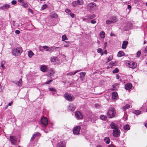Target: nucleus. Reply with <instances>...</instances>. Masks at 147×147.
Wrapping results in <instances>:
<instances>
[{"mask_svg":"<svg viewBox=\"0 0 147 147\" xmlns=\"http://www.w3.org/2000/svg\"><path fill=\"white\" fill-rule=\"evenodd\" d=\"M78 5L77 2L76 1H74L72 3V5L74 7H76Z\"/></svg>","mask_w":147,"mask_h":147,"instance_id":"obj_33","label":"nucleus"},{"mask_svg":"<svg viewBox=\"0 0 147 147\" xmlns=\"http://www.w3.org/2000/svg\"><path fill=\"white\" fill-rule=\"evenodd\" d=\"M120 131L118 129L113 130V135L115 137H118L120 136Z\"/></svg>","mask_w":147,"mask_h":147,"instance_id":"obj_5","label":"nucleus"},{"mask_svg":"<svg viewBox=\"0 0 147 147\" xmlns=\"http://www.w3.org/2000/svg\"><path fill=\"white\" fill-rule=\"evenodd\" d=\"M49 90L52 92H56L57 91V90L54 88H49Z\"/></svg>","mask_w":147,"mask_h":147,"instance_id":"obj_39","label":"nucleus"},{"mask_svg":"<svg viewBox=\"0 0 147 147\" xmlns=\"http://www.w3.org/2000/svg\"><path fill=\"white\" fill-rule=\"evenodd\" d=\"M141 112L140 111L138 110H135L133 112V113L136 114L137 115H139L141 113Z\"/></svg>","mask_w":147,"mask_h":147,"instance_id":"obj_28","label":"nucleus"},{"mask_svg":"<svg viewBox=\"0 0 147 147\" xmlns=\"http://www.w3.org/2000/svg\"><path fill=\"white\" fill-rule=\"evenodd\" d=\"M75 106L72 104H71L67 107V109L69 111H73L75 110Z\"/></svg>","mask_w":147,"mask_h":147,"instance_id":"obj_11","label":"nucleus"},{"mask_svg":"<svg viewBox=\"0 0 147 147\" xmlns=\"http://www.w3.org/2000/svg\"><path fill=\"white\" fill-rule=\"evenodd\" d=\"M23 52L22 48L21 47H17L15 49H12V54L15 56L20 55Z\"/></svg>","mask_w":147,"mask_h":147,"instance_id":"obj_2","label":"nucleus"},{"mask_svg":"<svg viewBox=\"0 0 147 147\" xmlns=\"http://www.w3.org/2000/svg\"><path fill=\"white\" fill-rule=\"evenodd\" d=\"M132 87V84L131 83H128L125 85V88L127 90H129L131 89Z\"/></svg>","mask_w":147,"mask_h":147,"instance_id":"obj_13","label":"nucleus"},{"mask_svg":"<svg viewBox=\"0 0 147 147\" xmlns=\"http://www.w3.org/2000/svg\"><path fill=\"white\" fill-rule=\"evenodd\" d=\"M104 141L107 144H109L110 142V140L108 137H105L104 139Z\"/></svg>","mask_w":147,"mask_h":147,"instance_id":"obj_20","label":"nucleus"},{"mask_svg":"<svg viewBox=\"0 0 147 147\" xmlns=\"http://www.w3.org/2000/svg\"><path fill=\"white\" fill-rule=\"evenodd\" d=\"M47 67L46 65H44L40 67V69L43 72H45L47 70Z\"/></svg>","mask_w":147,"mask_h":147,"instance_id":"obj_19","label":"nucleus"},{"mask_svg":"<svg viewBox=\"0 0 147 147\" xmlns=\"http://www.w3.org/2000/svg\"><path fill=\"white\" fill-rule=\"evenodd\" d=\"M104 53L105 54L107 55V51L106 50H105L104 52Z\"/></svg>","mask_w":147,"mask_h":147,"instance_id":"obj_62","label":"nucleus"},{"mask_svg":"<svg viewBox=\"0 0 147 147\" xmlns=\"http://www.w3.org/2000/svg\"><path fill=\"white\" fill-rule=\"evenodd\" d=\"M130 107V105L129 104H127L123 107V109L126 110Z\"/></svg>","mask_w":147,"mask_h":147,"instance_id":"obj_34","label":"nucleus"},{"mask_svg":"<svg viewBox=\"0 0 147 147\" xmlns=\"http://www.w3.org/2000/svg\"><path fill=\"white\" fill-rule=\"evenodd\" d=\"M77 1L78 5H82L84 3L83 0H77Z\"/></svg>","mask_w":147,"mask_h":147,"instance_id":"obj_30","label":"nucleus"},{"mask_svg":"<svg viewBox=\"0 0 147 147\" xmlns=\"http://www.w3.org/2000/svg\"><path fill=\"white\" fill-rule=\"evenodd\" d=\"M81 129L80 126H78L75 127L73 129V133L74 134L78 135L80 133Z\"/></svg>","mask_w":147,"mask_h":147,"instance_id":"obj_7","label":"nucleus"},{"mask_svg":"<svg viewBox=\"0 0 147 147\" xmlns=\"http://www.w3.org/2000/svg\"><path fill=\"white\" fill-rule=\"evenodd\" d=\"M10 7V5L8 4H5L1 6L0 9L3 10H6Z\"/></svg>","mask_w":147,"mask_h":147,"instance_id":"obj_18","label":"nucleus"},{"mask_svg":"<svg viewBox=\"0 0 147 147\" xmlns=\"http://www.w3.org/2000/svg\"><path fill=\"white\" fill-rule=\"evenodd\" d=\"M113 23H115L117 22V18L115 16H113L112 17L111 20Z\"/></svg>","mask_w":147,"mask_h":147,"instance_id":"obj_25","label":"nucleus"},{"mask_svg":"<svg viewBox=\"0 0 147 147\" xmlns=\"http://www.w3.org/2000/svg\"><path fill=\"white\" fill-rule=\"evenodd\" d=\"M65 11L67 13H71V11L70 9H66L65 10Z\"/></svg>","mask_w":147,"mask_h":147,"instance_id":"obj_44","label":"nucleus"},{"mask_svg":"<svg viewBox=\"0 0 147 147\" xmlns=\"http://www.w3.org/2000/svg\"><path fill=\"white\" fill-rule=\"evenodd\" d=\"M113 59V56L112 55H110L108 59V60L109 61H111Z\"/></svg>","mask_w":147,"mask_h":147,"instance_id":"obj_47","label":"nucleus"},{"mask_svg":"<svg viewBox=\"0 0 147 147\" xmlns=\"http://www.w3.org/2000/svg\"><path fill=\"white\" fill-rule=\"evenodd\" d=\"M8 107V105H6L5 107V109H7V108Z\"/></svg>","mask_w":147,"mask_h":147,"instance_id":"obj_63","label":"nucleus"},{"mask_svg":"<svg viewBox=\"0 0 147 147\" xmlns=\"http://www.w3.org/2000/svg\"><path fill=\"white\" fill-rule=\"evenodd\" d=\"M70 13H71L70 14V15L71 16L72 18H74L75 16V15L74 13H71V12Z\"/></svg>","mask_w":147,"mask_h":147,"instance_id":"obj_56","label":"nucleus"},{"mask_svg":"<svg viewBox=\"0 0 147 147\" xmlns=\"http://www.w3.org/2000/svg\"><path fill=\"white\" fill-rule=\"evenodd\" d=\"M81 71V70H78L76 71L74 73H73V75L76 74L77 73Z\"/></svg>","mask_w":147,"mask_h":147,"instance_id":"obj_55","label":"nucleus"},{"mask_svg":"<svg viewBox=\"0 0 147 147\" xmlns=\"http://www.w3.org/2000/svg\"><path fill=\"white\" fill-rule=\"evenodd\" d=\"M56 57H52L51 58V60L52 62H54L56 61Z\"/></svg>","mask_w":147,"mask_h":147,"instance_id":"obj_38","label":"nucleus"},{"mask_svg":"<svg viewBox=\"0 0 147 147\" xmlns=\"http://www.w3.org/2000/svg\"><path fill=\"white\" fill-rule=\"evenodd\" d=\"M112 98L113 99H117L118 98L117 93L116 92H113L112 93Z\"/></svg>","mask_w":147,"mask_h":147,"instance_id":"obj_15","label":"nucleus"},{"mask_svg":"<svg viewBox=\"0 0 147 147\" xmlns=\"http://www.w3.org/2000/svg\"><path fill=\"white\" fill-rule=\"evenodd\" d=\"M64 97L67 100L69 101L73 100L74 99V97L73 96H71L67 92H66L65 94Z\"/></svg>","mask_w":147,"mask_h":147,"instance_id":"obj_3","label":"nucleus"},{"mask_svg":"<svg viewBox=\"0 0 147 147\" xmlns=\"http://www.w3.org/2000/svg\"><path fill=\"white\" fill-rule=\"evenodd\" d=\"M100 118L102 120L105 121L107 119V117L105 115H101L100 116Z\"/></svg>","mask_w":147,"mask_h":147,"instance_id":"obj_26","label":"nucleus"},{"mask_svg":"<svg viewBox=\"0 0 147 147\" xmlns=\"http://www.w3.org/2000/svg\"><path fill=\"white\" fill-rule=\"evenodd\" d=\"M96 17V16L95 14H93L91 16H87L86 17H87L89 19H92Z\"/></svg>","mask_w":147,"mask_h":147,"instance_id":"obj_29","label":"nucleus"},{"mask_svg":"<svg viewBox=\"0 0 147 147\" xmlns=\"http://www.w3.org/2000/svg\"><path fill=\"white\" fill-rule=\"evenodd\" d=\"M42 47L44 49H45L46 51H48V49H49V47L46 46H44Z\"/></svg>","mask_w":147,"mask_h":147,"instance_id":"obj_41","label":"nucleus"},{"mask_svg":"<svg viewBox=\"0 0 147 147\" xmlns=\"http://www.w3.org/2000/svg\"><path fill=\"white\" fill-rule=\"evenodd\" d=\"M48 51H50L51 52L52 51V48L51 47H49V49H48Z\"/></svg>","mask_w":147,"mask_h":147,"instance_id":"obj_58","label":"nucleus"},{"mask_svg":"<svg viewBox=\"0 0 147 147\" xmlns=\"http://www.w3.org/2000/svg\"><path fill=\"white\" fill-rule=\"evenodd\" d=\"M18 1L20 3H24V0H18Z\"/></svg>","mask_w":147,"mask_h":147,"instance_id":"obj_57","label":"nucleus"},{"mask_svg":"<svg viewBox=\"0 0 147 147\" xmlns=\"http://www.w3.org/2000/svg\"><path fill=\"white\" fill-rule=\"evenodd\" d=\"M20 31L19 30H16L15 31V33L16 34H20Z\"/></svg>","mask_w":147,"mask_h":147,"instance_id":"obj_53","label":"nucleus"},{"mask_svg":"<svg viewBox=\"0 0 147 147\" xmlns=\"http://www.w3.org/2000/svg\"><path fill=\"white\" fill-rule=\"evenodd\" d=\"M53 73H54L53 72V71H51V72L50 73L49 75L51 76H52Z\"/></svg>","mask_w":147,"mask_h":147,"instance_id":"obj_61","label":"nucleus"},{"mask_svg":"<svg viewBox=\"0 0 147 147\" xmlns=\"http://www.w3.org/2000/svg\"><path fill=\"white\" fill-rule=\"evenodd\" d=\"M91 22L92 24H95L96 23V21L94 20H92L91 21Z\"/></svg>","mask_w":147,"mask_h":147,"instance_id":"obj_52","label":"nucleus"},{"mask_svg":"<svg viewBox=\"0 0 147 147\" xmlns=\"http://www.w3.org/2000/svg\"><path fill=\"white\" fill-rule=\"evenodd\" d=\"M102 51V50L101 48H98L97 49V52L98 53H100Z\"/></svg>","mask_w":147,"mask_h":147,"instance_id":"obj_46","label":"nucleus"},{"mask_svg":"<svg viewBox=\"0 0 147 147\" xmlns=\"http://www.w3.org/2000/svg\"><path fill=\"white\" fill-rule=\"evenodd\" d=\"M141 54V51H138L137 53V57H138Z\"/></svg>","mask_w":147,"mask_h":147,"instance_id":"obj_45","label":"nucleus"},{"mask_svg":"<svg viewBox=\"0 0 147 147\" xmlns=\"http://www.w3.org/2000/svg\"><path fill=\"white\" fill-rule=\"evenodd\" d=\"M9 140L11 142V144L14 145L16 143V140L15 137L11 136L9 137Z\"/></svg>","mask_w":147,"mask_h":147,"instance_id":"obj_10","label":"nucleus"},{"mask_svg":"<svg viewBox=\"0 0 147 147\" xmlns=\"http://www.w3.org/2000/svg\"><path fill=\"white\" fill-rule=\"evenodd\" d=\"M125 55V53L122 51H119L117 54V56L118 57H120L122 56H124Z\"/></svg>","mask_w":147,"mask_h":147,"instance_id":"obj_21","label":"nucleus"},{"mask_svg":"<svg viewBox=\"0 0 147 147\" xmlns=\"http://www.w3.org/2000/svg\"><path fill=\"white\" fill-rule=\"evenodd\" d=\"M128 44V42L127 40L124 41L122 43V48L123 49H126L127 46Z\"/></svg>","mask_w":147,"mask_h":147,"instance_id":"obj_16","label":"nucleus"},{"mask_svg":"<svg viewBox=\"0 0 147 147\" xmlns=\"http://www.w3.org/2000/svg\"><path fill=\"white\" fill-rule=\"evenodd\" d=\"M116 111L114 108L110 107L108 110L107 115L109 118H112L115 117Z\"/></svg>","mask_w":147,"mask_h":147,"instance_id":"obj_1","label":"nucleus"},{"mask_svg":"<svg viewBox=\"0 0 147 147\" xmlns=\"http://www.w3.org/2000/svg\"><path fill=\"white\" fill-rule=\"evenodd\" d=\"M28 55L29 58H31L33 55H34V54L32 51H29L28 52Z\"/></svg>","mask_w":147,"mask_h":147,"instance_id":"obj_22","label":"nucleus"},{"mask_svg":"<svg viewBox=\"0 0 147 147\" xmlns=\"http://www.w3.org/2000/svg\"><path fill=\"white\" fill-rule=\"evenodd\" d=\"M118 85V84L115 83L112 85V86H113V88H115Z\"/></svg>","mask_w":147,"mask_h":147,"instance_id":"obj_49","label":"nucleus"},{"mask_svg":"<svg viewBox=\"0 0 147 147\" xmlns=\"http://www.w3.org/2000/svg\"><path fill=\"white\" fill-rule=\"evenodd\" d=\"M62 40L65 41V40H68V38L67 37V36L65 34H64L62 36Z\"/></svg>","mask_w":147,"mask_h":147,"instance_id":"obj_32","label":"nucleus"},{"mask_svg":"<svg viewBox=\"0 0 147 147\" xmlns=\"http://www.w3.org/2000/svg\"><path fill=\"white\" fill-rule=\"evenodd\" d=\"M22 6L23 7L26 8L28 6V5L27 3H24L22 5Z\"/></svg>","mask_w":147,"mask_h":147,"instance_id":"obj_42","label":"nucleus"},{"mask_svg":"<svg viewBox=\"0 0 147 147\" xmlns=\"http://www.w3.org/2000/svg\"><path fill=\"white\" fill-rule=\"evenodd\" d=\"M106 23L107 24H111L113 23L111 20H107L106 21Z\"/></svg>","mask_w":147,"mask_h":147,"instance_id":"obj_43","label":"nucleus"},{"mask_svg":"<svg viewBox=\"0 0 147 147\" xmlns=\"http://www.w3.org/2000/svg\"><path fill=\"white\" fill-rule=\"evenodd\" d=\"M127 64L129 65V67L132 69L135 68L137 66L136 63L134 61L129 62Z\"/></svg>","mask_w":147,"mask_h":147,"instance_id":"obj_8","label":"nucleus"},{"mask_svg":"<svg viewBox=\"0 0 147 147\" xmlns=\"http://www.w3.org/2000/svg\"><path fill=\"white\" fill-rule=\"evenodd\" d=\"M123 128L125 130H128L130 129V127L128 124H127L124 126Z\"/></svg>","mask_w":147,"mask_h":147,"instance_id":"obj_27","label":"nucleus"},{"mask_svg":"<svg viewBox=\"0 0 147 147\" xmlns=\"http://www.w3.org/2000/svg\"><path fill=\"white\" fill-rule=\"evenodd\" d=\"M47 7V4H45L43 5L41 7L42 10H43L45 9Z\"/></svg>","mask_w":147,"mask_h":147,"instance_id":"obj_37","label":"nucleus"},{"mask_svg":"<svg viewBox=\"0 0 147 147\" xmlns=\"http://www.w3.org/2000/svg\"><path fill=\"white\" fill-rule=\"evenodd\" d=\"M22 83V79H20L19 81L17 82V85L18 86H20Z\"/></svg>","mask_w":147,"mask_h":147,"instance_id":"obj_36","label":"nucleus"},{"mask_svg":"<svg viewBox=\"0 0 147 147\" xmlns=\"http://www.w3.org/2000/svg\"><path fill=\"white\" fill-rule=\"evenodd\" d=\"M75 116L78 119H81L83 118V115L79 111L76 112L75 114Z\"/></svg>","mask_w":147,"mask_h":147,"instance_id":"obj_9","label":"nucleus"},{"mask_svg":"<svg viewBox=\"0 0 147 147\" xmlns=\"http://www.w3.org/2000/svg\"><path fill=\"white\" fill-rule=\"evenodd\" d=\"M40 135L41 134L39 132L36 133L32 136L30 139V141L31 142L33 141L35 139L36 137L40 136Z\"/></svg>","mask_w":147,"mask_h":147,"instance_id":"obj_12","label":"nucleus"},{"mask_svg":"<svg viewBox=\"0 0 147 147\" xmlns=\"http://www.w3.org/2000/svg\"><path fill=\"white\" fill-rule=\"evenodd\" d=\"M11 3L13 5H15L16 3V1L15 0H13L11 1Z\"/></svg>","mask_w":147,"mask_h":147,"instance_id":"obj_50","label":"nucleus"},{"mask_svg":"<svg viewBox=\"0 0 147 147\" xmlns=\"http://www.w3.org/2000/svg\"><path fill=\"white\" fill-rule=\"evenodd\" d=\"M109 147H116L113 144H111L109 146Z\"/></svg>","mask_w":147,"mask_h":147,"instance_id":"obj_60","label":"nucleus"},{"mask_svg":"<svg viewBox=\"0 0 147 147\" xmlns=\"http://www.w3.org/2000/svg\"><path fill=\"white\" fill-rule=\"evenodd\" d=\"M119 71V69L118 68H116L115 69V70H114L113 71V73H118Z\"/></svg>","mask_w":147,"mask_h":147,"instance_id":"obj_40","label":"nucleus"},{"mask_svg":"<svg viewBox=\"0 0 147 147\" xmlns=\"http://www.w3.org/2000/svg\"><path fill=\"white\" fill-rule=\"evenodd\" d=\"M67 76H72L73 75V72H70L67 74Z\"/></svg>","mask_w":147,"mask_h":147,"instance_id":"obj_54","label":"nucleus"},{"mask_svg":"<svg viewBox=\"0 0 147 147\" xmlns=\"http://www.w3.org/2000/svg\"><path fill=\"white\" fill-rule=\"evenodd\" d=\"M109 65H110V67L112 68L113 65H115V62L112 61L109 63Z\"/></svg>","mask_w":147,"mask_h":147,"instance_id":"obj_35","label":"nucleus"},{"mask_svg":"<svg viewBox=\"0 0 147 147\" xmlns=\"http://www.w3.org/2000/svg\"><path fill=\"white\" fill-rule=\"evenodd\" d=\"M57 147H65L64 144L62 142H60L57 144Z\"/></svg>","mask_w":147,"mask_h":147,"instance_id":"obj_24","label":"nucleus"},{"mask_svg":"<svg viewBox=\"0 0 147 147\" xmlns=\"http://www.w3.org/2000/svg\"><path fill=\"white\" fill-rule=\"evenodd\" d=\"M12 102H9V104L7 105H8V106H11L12 104Z\"/></svg>","mask_w":147,"mask_h":147,"instance_id":"obj_64","label":"nucleus"},{"mask_svg":"<svg viewBox=\"0 0 147 147\" xmlns=\"http://www.w3.org/2000/svg\"><path fill=\"white\" fill-rule=\"evenodd\" d=\"M52 51H54V50H55L56 48H59V47H52Z\"/></svg>","mask_w":147,"mask_h":147,"instance_id":"obj_51","label":"nucleus"},{"mask_svg":"<svg viewBox=\"0 0 147 147\" xmlns=\"http://www.w3.org/2000/svg\"><path fill=\"white\" fill-rule=\"evenodd\" d=\"M111 127V129H118V126L114 122H112L110 125Z\"/></svg>","mask_w":147,"mask_h":147,"instance_id":"obj_14","label":"nucleus"},{"mask_svg":"<svg viewBox=\"0 0 147 147\" xmlns=\"http://www.w3.org/2000/svg\"><path fill=\"white\" fill-rule=\"evenodd\" d=\"M50 17L51 18H58V15L56 13H54L53 14H51Z\"/></svg>","mask_w":147,"mask_h":147,"instance_id":"obj_23","label":"nucleus"},{"mask_svg":"<svg viewBox=\"0 0 147 147\" xmlns=\"http://www.w3.org/2000/svg\"><path fill=\"white\" fill-rule=\"evenodd\" d=\"M80 79L82 81H83L86 75V73L84 72H81L80 73Z\"/></svg>","mask_w":147,"mask_h":147,"instance_id":"obj_17","label":"nucleus"},{"mask_svg":"<svg viewBox=\"0 0 147 147\" xmlns=\"http://www.w3.org/2000/svg\"><path fill=\"white\" fill-rule=\"evenodd\" d=\"M96 4L94 3H90L88 4L87 6V9L89 10L94 9L96 8Z\"/></svg>","mask_w":147,"mask_h":147,"instance_id":"obj_4","label":"nucleus"},{"mask_svg":"<svg viewBox=\"0 0 147 147\" xmlns=\"http://www.w3.org/2000/svg\"><path fill=\"white\" fill-rule=\"evenodd\" d=\"M41 123L44 126H47L48 124V121L47 118L45 117H42Z\"/></svg>","mask_w":147,"mask_h":147,"instance_id":"obj_6","label":"nucleus"},{"mask_svg":"<svg viewBox=\"0 0 147 147\" xmlns=\"http://www.w3.org/2000/svg\"><path fill=\"white\" fill-rule=\"evenodd\" d=\"M120 77L119 75L118 74H117L116 75V78L117 79H118Z\"/></svg>","mask_w":147,"mask_h":147,"instance_id":"obj_59","label":"nucleus"},{"mask_svg":"<svg viewBox=\"0 0 147 147\" xmlns=\"http://www.w3.org/2000/svg\"><path fill=\"white\" fill-rule=\"evenodd\" d=\"M53 81L52 80H49L48 81H47L46 83L45 84H49L51 82Z\"/></svg>","mask_w":147,"mask_h":147,"instance_id":"obj_48","label":"nucleus"},{"mask_svg":"<svg viewBox=\"0 0 147 147\" xmlns=\"http://www.w3.org/2000/svg\"><path fill=\"white\" fill-rule=\"evenodd\" d=\"M105 34L104 32L102 31L100 34V36L102 38H104L105 37Z\"/></svg>","mask_w":147,"mask_h":147,"instance_id":"obj_31","label":"nucleus"}]
</instances>
